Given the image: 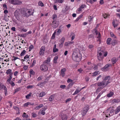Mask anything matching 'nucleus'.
Returning <instances> with one entry per match:
<instances>
[{"label":"nucleus","instance_id":"dca6fc26","mask_svg":"<svg viewBox=\"0 0 120 120\" xmlns=\"http://www.w3.org/2000/svg\"><path fill=\"white\" fill-rule=\"evenodd\" d=\"M50 61V59L49 58H47L46 60L44 62V64H48Z\"/></svg>","mask_w":120,"mask_h":120},{"label":"nucleus","instance_id":"4c0bfd02","mask_svg":"<svg viewBox=\"0 0 120 120\" xmlns=\"http://www.w3.org/2000/svg\"><path fill=\"white\" fill-rule=\"evenodd\" d=\"M58 49L53 48V52H58Z\"/></svg>","mask_w":120,"mask_h":120},{"label":"nucleus","instance_id":"37998d69","mask_svg":"<svg viewBox=\"0 0 120 120\" xmlns=\"http://www.w3.org/2000/svg\"><path fill=\"white\" fill-rule=\"evenodd\" d=\"M30 103L29 102H27L24 104V107L27 106L28 105H29Z\"/></svg>","mask_w":120,"mask_h":120},{"label":"nucleus","instance_id":"a878e982","mask_svg":"<svg viewBox=\"0 0 120 120\" xmlns=\"http://www.w3.org/2000/svg\"><path fill=\"white\" fill-rule=\"evenodd\" d=\"M12 71L10 69H9L8 70H7V71L6 72V73L7 74H10L11 73Z\"/></svg>","mask_w":120,"mask_h":120},{"label":"nucleus","instance_id":"4468645a","mask_svg":"<svg viewBox=\"0 0 120 120\" xmlns=\"http://www.w3.org/2000/svg\"><path fill=\"white\" fill-rule=\"evenodd\" d=\"M29 56L28 55H26L24 57V61H26L28 64H29L28 60L29 59Z\"/></svg>","mask_w":120,"mask_h":120},{"label":"nucleus","instance_id":"09e8293b","mask_svg":"<svg viewBox=\"0 0 120 120\" xmlns=\"http://www.w3.org/2000/svg\"><path fill=\"white\" fill-rule=\"evenodd\" d=\"M110 35L112 37H113L114 38H116L115 35L112 32H111Z\"/></svg>","mask_w":120,"mask_h":120},{"label":"nucleus","instance_id":"6e6d98bb","mask_svg":"<svg viewBox=\"0 0 120 120\" xmlns=\"http://www.w3.org/2000/svg\"><path fill=\"white\" fill-rule=\"evenodd\" d=\"M41 114L42 115H44L45 114V111L43 110H42V109H41Z\"/></svg>","mask_w":120,"mask_h":120},{"label":"nucleus","instance_id":"a211bd4d","mask_svg":"<svg viewBox=\"0 0 120 120\" xmlns=\"http://www.w3.org/2000/svg\"><path fill=\"white\" fill-rule=\"evenodd\" d=\"M110 78L111 77L110 76H106L103 79V80L105 82L107 80H110Z\"/></svg>","mask_w":120,"mask_h":120},{"label":"nucleus","instance_id":"5701e85b","mask_svg":"<svg viewBox=\"0 0 120 120\" xmlns=\"http://www.w3.org/2000/svg\"><path fill=\"white\" fill-rule=\"evenodd\" d=\"M111 40L112 39L111 38H109L107 39L106 41L107 44L108 45H110V43Z\"/></svg>","mask_w":120,"mask_h":120},{"label":"nucleus","instance_id":"a18cd8bd","mask_svg":"<svg viewBox=\"0 0 120 120\" xmlns=\"http://www.w3.org/2000/svg\"><path fill=\"white\" fill-rule=\"evenodd\" d=\"M32 116L33 117H37L36 114L35 113L33 112L32 113Z\"/></svg>","mask_w":120,"mask_h":120},{"label":"nucleus","instance_id":"aec40b11","mask_svg":"<svg viewBox=\"0 0 120 120\" xmlns=\"http://www.w3.org/2000/svg\"><path fill=\"white\" fill-rule=\"evenodd\" d=\"M81 91L80 90H79L78 89V88H77L74 94H73V95H75L77 94L78 93H79Z\"/></svg>","mask_w":120,"mask_h":120},{"label":"nucleus","instance_id":"f03ea898","mask_svg":"<svg viewBox=\"0 0 120 120\" xmlns=\"http://www.w3.org/2000/svg\"><path fill=\"white\" fill-rule=\"evenodd\" d=\"M98 58L99 60H101L104 58V56L106 57L108 54V52H107L104 51H101L100 52H98Z\"/></svg>","mask_w":120,"mask_h":120},{"label":"nucleus","instance_id":"9b49d317","mask_svg":"<svg viewBox=\"0 0 120 120\" xmlns=\"http://www.w3.org/2000/svg\"><path fill=\"white\" fill-rule=\"evenodd\" d=\"M97 85L98 86H102L103 88L105 86V82L103 80L101 82H100L97 83Z\"/></svg>","mask_w":120,"mask_h":120},{"label":"nucleus","instance_id":"58836bf2","mask_svg":"<svg viewBox=\"0 0 120 120\" xmlns=\"http://www.w3.org/2000/svg\"><path fill=\"white\" fill-rule=\"evenodd\" d=\"M30 77H31V74H32V75H34L35 74V72L32 69L30 70Z\"/></svg>","mask_w":120,"mask_h":120},{"label":"nucleus","instance_id":"6e6552de","mask_svg":"<svg viewBox=\"0 0 120 120\" xmlns=\"http://www.w3.org/2000/svg\"><path fill=\"white\" fill-rule=\"evenodd\" d=\"M61 119L62 120H67L68 118V116L65 114L62 113H61L60 116Z\"/></svg>","mask_w":120,"mask_h":120},{"label":"nucleus","instance_id":"0e129e2a","mask_svg":"<svg viewBox=\"0 0 120 120\" xmlns=\"http://www.w3.org/2000/svg\"><path fill=\"white\" fill-rule=\"evenodd\" d=\"M86 6L84 4H82L80 7L82 9H83Z\"/></svg>","mask_w":120,"mask_h":120},{"label":"nucleus","instance_id":"49530a36","mask_svg":"<svg viewBox=\"0 0 120 120\" xmlns=\"http://www.w3.org/2000/svg\"><path fill=\"white\" fill-rule=\"evenodd\" d=\"M66 87V86L65 85H62L60 86V87L61 88H62V89H64Z\"/></svg>","mask_w":120,"mask_h":120},{"label":"nucleus","instance_id":"7c9ffc66","mask_svg":"<svg viewBox=\"0 0 120 120\" xmlns=\"http://www.w3.org/2000/svg\"><path fill=\"white\" fill-rule=\"evenodd\" d=\"M114 112V110L113 109H111L110 111V113H109V115L110 116H112L113 114V112Z\"/></svg>","mask_w":120,"mask_h":120},{"label":"nucleus","instance_id":"9d476101","mask_svg":"<svg viewBox=\"0 0 120 120\" xmlns=\"http://www.w3.org/2000/svg\"><path fill=\"white\" fill-rule=\"evenodd\" d=\"M45 50V47L44 46H42L39 52V54L41 55H43L44 53Z\"/></svg>","mask_w":120,"mask_h":120},{"label":"nucleus","instance_id":"bf43d9fd","mask_svg":"<svg viewBox=\"0 0 120 120\" xmlns=\"http://www.w3.org/2000/svg\"><path fill=\"white\" fill-rule=\"evenodd\" d=\"M116 110L118 111V112H120V106L118 107L117 108V109Z\"/></svg>","mask_w":120,"mask_h":120},{"label":"nucleus","instance_id":"393cba45","mask_svg":"<svg viewBox=\"0 0 120 120\" xmlns=\"http://www.w3.org/2000/svg\"><path fill=\"white\" fill-rule=\"evenodd\" d=\"M58 58V57L57 56H55L54 58V62L55 64L57 63V61Z\"/></svg>","mask_w":120,"mask_h":120},{"label":"nucleus","instance_id":"20e7f679","mask_svg":"<svg viewBox=\"0 0 120 120\" xmlns=\"http://www.w3.org/2000/svg\"><path fill=\"white\" fill-rule=\"evenodd\" d=\"M22 12V15L24 16L28 17L30 15V11L29 9L25 8L23 9Z\"/></svg>","mask_w":120,"mask_h":120},{"label":"nucleus","instance_id":"bb28decb","mask_svg":"<svg viewBox=\"0 0 120 120\" xmlns=\"http://www.w3.org/2000/svg\"><path fill=\"white\" fill-rule=\"evenodd\" d=\"M38 5L39 6L41 7L44 6V5L41 1H39L38 3Z\"/></svg>","mask_w":120,"mask_h":120},{"label":"nucleus","instance_id":"f257e3e1","mask_svg":"<svg viewBox=\"0 0 120 120\" xmlns=\"http://www.w3.org/2000/svg\"><path fill=\"white\" fill-rule=\"evenodd\" d=\"M72 58L73 60L74 61L79 62L81 59V55L79 53L78 54L76 53H73L72 54Z\"/></svg>","mask_w":120,"mask_h":120},{"label":"nucleus","instance_id":"f704fd0d","mask_svg":"<svg viewBox=\"0 0 120 120\" xmlns=\"http://www.w3.org/2000/svg\"><path fill=\"white\" fill-rule=\"evenodd\" d=\"M74 83L73 82H71L68 84V88H69L71 87Z\"/></svg>","mask_w":120,"mask_h":120},{"label":"nucleus","instance_id":"e2e57ef3","mask_svg":"<svg viewBox=\"0 0 120 120\" xmlns=\"http://www.w3.org/2000/svg\"><path fill=\"white\" fill-rule=\"evenodd\" d=\"M71 100V98H69L66 100L65 102H66L67 103V102L70 101Z\"/></svg>","mask_w":120,"mask_h":120},{"label":"nucleus","instance_id":"473e14b6","mask_svg":"<svg viewBox=\"0 0 120 120\" xmlns=\"http://www.w3.org/2000/svg\"><path fill=\"white\" fill-rule=\"evenodd\" d=\"M61 30L60 29H58L57 30V31L56 32V35H59L61 33Z\"/></svg>","mask_w":120,"mask_h":120},{"label":"nucleus","instance_id":"cd10ccee","mask_svg":"<svg viewBox=\"0 0 120 120\" xmlns=\"http://www.w3.org/2000/svg\"><path fill=\"white\" fill-rule=\"evenodd\" d=\"M45 94V93L44 92H41L39 94L40 97H42L44 96Z\"/></svg>","mask_w":120,"mask_h":120},{"label":"nucleus","instance_id":"0eeeda50","mask_svg":"<svg viewBox=\"0 0 120 120\" xmlns=\"http://www.w3.org/2000/svg\"><path fill=\"white\" fill-rule=\"evenodd\" d=\"M111 66L112 65L110 64H107L104 67L101 68V69L103 71H106L107 70L108 67Z\"/></svg>","mask_w":120,"mask_h":120},{"label":"nucleus","instance_id":"680f3d73","mask_svg":"<svg viewBox=\"0 0 120 120\" xmlns=\"http://www.w3.org/2000/svg\"><path fill=\"white\" fill-rule=\"evenodd\" d=\"M82 71L83 70L81 68L78 70V71H79L80 73H81Z\"/></svg>","mask_w":120,"mask_h":120},{"label":"nucleus","instance_id":"1a4fd4ad","mask_svg":"<svg viewBox=\"0 0 120 120\" xmlns=\"http://www.w3.org/2000/svg\"><path fill=\"white\" fill-rule=\"evenodd\" d=\"M40 69L41 70L44 71H46L48 69L47 67L45 64L41 65L40 66Z\"/></svg>","mask_w":120,"mask_h":120},{"label":"nucleus","instance_id":"ea45409f","mask_svg":"<svg viewBox=\"0 0 120 120\" xmlns=\"http://www.w3.org/2000/svg\"><path fill=\"white\" fill-rule=\"evenodd\" d=\"M56 32H54V33L53 34L52 36V38L53 39H54L55 38V35L56 34Z\"/></svg>","mask_w":120,"mask_h":120},{"label":"nucleus","instance_id":"603ef678","mask_svg":"<svg viewBox=\"0 0 120 120\" xmlns=\"http://www.w3.org/2000/svg\"><path fill=\"white\" fill-rule=\"evenodd\" d=\"M98 68V66L97 65H95L94 67L93 68V69L95 70H97Z\"/></svg>","mask_w":120,"mask_h":120},{"label":"nucleus","instance_id":"c03bdc74","mask_svg":"<svg viewBox=\"0 0 120 120\" xmlns=\"http://www.w3.org/2000/svg\"><path fill=\"white\" fill-rule=\"evenodd\" d=\"M64 0H56V1H57L58 2L60 3H62L63 2Z\"/></svg>","mask_w":120,"mask_h":120},{"label":"nucleus","instance_id":"b1692460","mask_svg":"<svg viewBox=\"0 0 120 120\" xmlns=\"http://www.w3.org/2000/svg\"><path fill=\"white\" fill-rule=\"evenodd\" d=\"M113 94V93L111 91L108 94L107 96V97H110L112 96Z\"/></svg>","mask_w":120,"mask_h":120},{"label":"nucleus","instance_id":"2eb2a0df","mask_svg":"<svg viewBox=\"0 0 120 120\" xmlns=\"http://www.w3.org/2000/svg\"><path fill=\"white\" fill-rule=\"evenodd\" d=\"M111 61L113 64L115 63L118 60V59L116 57H113L111 59Z\"/></svg>","mask_w":120,"mask_h":120},{"label":"nucleus","instance_id":"e433bc0d","mask_svg":"<svg viewBox=\"0 0 120 120\" xmlns=\"http://www.w3.org/2000/svg\"><path fill=\"white\" fill-rule=\"evenodd\" d=\"M4 88V91L5 94H6L7 93V88L6 87V86L4 85L3 86V88Z\"/></svg>","mask_w":120,"mask_h":120},{"label":"nucleus","instance_id":"774afa93","mask_svg":"<svg viewBox=\"0 0 120 120\" xmlns=\"http://www.w3.org/2000/svg\"><path fill=\"white\" fill-rule=\"evenodd\" d=\"M53 8L54 10H56L57 9L56 6L55 5H54L53 6Z\"/></svg>","mask_w":120,"mask_h":120},{"label":"nucleus","instance_id":"f8f14e48","mask_svg":"<svg viewBox=\"0 0 120 120\" xmlns=\"http://www.w3.org/2000/svg\"><path fill=\"white\" fill-rule=\"evenodd\" d=\"M113 40L112 41L111 44L112 45H114L117 44L118 43V41L116 40V38H114Z\"/></svg>","mask_w":120,"mask_h":120},{"label":"nucleus","instance_id":"412c9836","mask_svg":"<svg viewBox=\"0 0 120 120\" xmlns=\"http://www.w3.org/2000/svg\"><path fill=\"white\" fill-rule=\"evenodd\" d=\"M31 62H33L32 63V64L31 65V66H30V67H33L34 66V65L35 64V63H36V60H35L32 59V60H31Z\"/></svg>","mask_w":120,"mask_h":120},{"label":"nucleus","instance_id":"ddd939ff","mask_svg":"<svg viewBox=\"0 0 120 120\" xmlns=\"http://www.w3.org/2000/svg\"><path fill=\"white\" fill-rule=\"evenodd\" d=\"M66 71V69L65 68L62 69H61L60 75L62 77H64L65 76V72Z\"/></svg>","mask_w":120,"mask_h":120},{"label":"nucleus","instance_id":"4be33fe9","mask_svg":"<svg viewBox=\"0 0 120 120\" xmlns=\"http://www.w3.org/2000/svg\"><path fill=\"white\" fill-rule=\"evenodd\" d=\"M103 92L102 91L101 92H100L99 94L98 95L97 97L95 99V100H98V99L101 96Z\"/></svg>","mask_w":120,"mask_h":120},{"label":"nucleus","instance_id":"5fc2aeb1","mask_svg":"<svg viewBox=\"0 0 120 120\" xmlns=\"http://www.w3.org/2000/svg\"><path fill=\"white\" fill-rule=\"evenodd\" d=\"M26 98L27 99H29L30 97V94H29L28 95H26Z\"/></svg>","mask_w":120,"mask_h":120},{"label":"nucleus","instance_id":"7ed1b4c3","mask_svg":"<svg viewBox=\"0 0 120 120\" xmlns=\"http://www.w3.org/2000/svg\"><path fill=\"white\" fill-rule=\"evenodd\" d=\"M89 107L88 105H86L81 110V114L82 116H85L89 110Z\"/></svg>","mask_w":120,"mask_h":120},{"label":"nucleus","instance_id":"13d9d810","mask_svg":"<svg viewBox=\"0 0 120 120\" xmlns=\"http://www.w3.org/2000/svg\"><path fill=\"white\" fill-rule=\"evenodd\" d=\"M53 19H56L57 18V15L56 14L53 15Z\"/></svg>","mask_w":120,"mask_h":120},{"label":"nucleus","instance_id":"c756f323","mask_svg":"<svg viewBox=\"0 0 120 120\" xmlns=\"http://www.w3.org/2000/svg\"><path fill=\"white\" fill-rule=\"evenodd\" d=\"M98 71H95L92 73V76H95L98 74Z\"/></svg>","mask_w":120,"mask_h":120},{"label":"nucleus","instance_id":"2f4dec72","mask_svg":"<svg viewBox=\"0 0 120 120\" xmlns=\"http://www.w3.org/2000/svg\"><path fill=\"white\" fill-rule=\"evenodd\" d=\"M70 41L66 42L65 43L64 45L66 46H68L70 45Z\"/></svg>","mask_w":120,"mask_h":120},{"label":"nucleus","instance_id":"4d7b16f0","mask_svg":"<svg viewBox=\"0 0 120 120\" xmlns=\"http://www.w3.org/2000/svg\"><path fill=\"white\" fill-rule=\"evenodd\" d=\"M11 30H12L15 31H16V28L15 27H13L11 28Z\"/></svg>","mask_w":120,"mask_h":120},{"label":"nucleus","instance_id":"338daca9","mask_svg":"<svg viewBox=\"0 0 120 120\" xmlns=\"http://www.w3.org/2000/svg\"><path fill=\"white\" fill-rule=\"evenodd\" d=\"M101 75H100L97 77L96 79V80L97 81H98L99 80V78H101Z\"/></svg>","mask_w":120,"mask_h":120},{"label":"nucleus","instance_id":"8fccbe9b","mask_svg":"<svg viewBox=\"0 0 120 120\" xmlns=\"http://www.w3.org/2000/svg\"><path fill=\"white\" fill-rule=\"evenodd\" d=\"M10 83L12 86H13L15 85L14 83L12 81H11L10 82Z\"/></svg>","mask_w":120,"mask_h":120},{"label":"nucleus","instance_id":"c9c22d12","mask_svg":"<svg viewBox=\"0 0 120 120\" xmlns=\"http://www.w3.org/2000/svg\"><path fill=\"white\" fill-rule=\"evenodd\" d=\"M113 101L114 102L118 103L120 101V100L119 99H114L113 100Z\"/></svg>","mask_w":120,"mask_h":120},{"label":"nucleus","instance_id":"a19ab883","mask_svg":"<svg viewBox=\"0 0 120 120\" xmlns=\"http://www.w3.org/2000/svg\"><path fill=\"white\" fill-rule=\"evenodd\" d=\"M28 68V66H27L26 65H24L23 67V68L24 70H26L27 69V68Z\"/></svg>","mask_w":120,"mask_h":120},{"label":"nucleus","instance_id":"de8ad7c7","mask_svg":"<svg viewBox=\"0 0 120 120\" xmlns=\"http://www.w3.org/2000/svg\"><path fill=\"white\" fill-rule=\"evenodd\" d=\"M93 18V17H92L91 16H90L89 17H88V18L89 19V22L91 21L92 20Z\"/></svg>","mask_w":120,"mask_h":120},{"label":"nucleus","instance_id":"69168bd1","mask_svg":"<svg viewBox=\"0 0 120 120\" xmlns=\"http://www.w3.org/2000/svg\"><path fill=\"white\" fill-rule=\"evenodd\" d=\"M86 98V97H83L81 99V100L82 101H85V98Z\"/></svg>","mask_w":120,"mask_h":120},{"label":"nucleus","instance_id":"72a5a7b5","mask_svg":"<svg viewBox=\"0 0 120 120\" xmlns=\"http://www.w3.org/2000/svg\"><path fill=\"white\" fill-rule=\"evenodd\" d=\"M112 25L114 27H116L117 26V25L116 24V23L115 21H113L112 22Z\"/></svg>","mask_w":120,"mask_h":120},{"label":"nucleus","instance_id":"39448f33","mask_svg":"<svg viewBox=\"0 0 120 120\" xmlns=\"http://www.w3.org/2000/svg\"><path fill=\"white\" fill-rule=\"evenodd\" d=\"M9 2L15 5H19L22 3L20 1L16 0H8Z\"/></svg>","mask_w":120,"mask_h":120},{"label":"nucleus","instance_id":"864d4df0","mask_svg":"<svg viewBox=\"0 0 120 120\" xmlns=\"http://www.w3.org/2000/svg\"><path fill=\"white\" fill-rule=\"evenodd\" d=\"M18 74V72L17 71H15L14 73V75L15 76H16Z\"/></svg>","mask_w":120,"mask_h":120},{"label":"nucleus","instance_id":"79ce46f5","mask_svg":"<svg viewBox=\"0 0 120 120\" xmlns=\"http://www.w3.org/2000/svg\"><path fill=\"white\" fill-rule=\"evenodd\" d=\"M110 82H109V81H106L105 82V86H104L103 87H104L106 86L108 84L110 83Z\"/></svg>","mask_w":120,"mask_h":120},{"label":"nucleus","instance_id":"052dcab7","mask_svg":"<svg viewBox=\"0 0 120 120\" xmlns=\"http://www.w3.org/2000/svg\"><path fill=\"white\" fill-rule=\"evenodd\" d=\"M100 3L101 4H102L104 3V2L103 0H100Z\"/></svg>","mask_w":120,"mask_h":120},{"label":"nucleus","instance_id":"c85d7f7f","mask_svg":"<svg viewBox=\"0 0 120 120\" xmlns=\"http://www.w3.org/2000/svg\"><path fill=\"white\" fill-rule=\"evenodd\" d=\"M109 15H107L106 13H104L103 14V16L104 17V18L105 19L106 18H106H107L108 17Z\"/></svg>","mask_w":120,"mask_h":120},{"label":"nucleus","instance_id":"f3484780","mask_svg":"<svg viewBox=\"0 0 120 120\" xmlns=\"http://www.w3.org/2000/svg\"><path fill=\"white\" fill-rule=\"evenodd\" d=\"M55 95V94H54L51 95L49 99V101H51L53 100L54 99Z\"/></svg>","mask_w":120,"mask_h":120},{"label":"nucleus","instance_id":"6ab92c4d","mask_svg":"<svg viewBox=\"0 0 120 120\" xmlns=\"http://www.w3.org/2000/svg\"><path fill=\"white\" fill-rule=\"evenodd\" d=\"M22 117L23 118H27L29 117V116L26 114L25 112H24L22 115Z\"/></svg>","mask_w":120,"mask_h":120},{"label":"nucleus","instance_id":"423d86ee","mask_svg":"<svg viewBox=\"0 0 120 120\" xmlns=\"http://www.w3.org/2000/svg\"><path fill=\"white\" fill-rule=\"evenodd\" d=\"M65 39L64 38V37H63L61 39L59 40L60 43L59 44V46L60 47L62 48L63 47Z\"/></svg>","mask_w":120,"mask_h":120},{"label":"nucleus","instance_id":"3c124183","mask_svg":"<svg viewBox=\"0 0 120 120\" xmlns=\"http://www.w3.org/2000/svg\"><path fill=\"white\" fill-rule=\"evenodd\" d=\"M73 80L71 79H68L67 82L69 83L70 82H72Z\"/></svg>","mask_w":120,"mask_h":120}]
</instances>
